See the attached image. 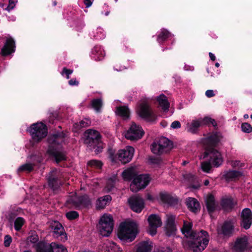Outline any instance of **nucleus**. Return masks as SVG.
Segmentation results:
<instances>
[{"label":"nucleus","instance_id":"f704fd0d","mask_svg":"<svg viewBox=\"0 0 252 252\" xmlns=\"http://www.w3.org/2000/svg\"><path fill=\"white\" fill-rule=\"evenodd\" d=\"M91 105L92 108L94 109L96 112H99L102 106V99L98 98L92 100Z\"/></svg>","mask_w":252,"mask_h":252},{"label":"nucleus","instance_id":"3c124183","mask_svg":"<svg viewBox=\"0 0 252 252\" xmlns=\"http://www.w3.org/2000/svg\"><path fill=\"white\" fill-rule=\"evenodd\" d=\"M12 239L10 236L9 235H6L4 237V245L5 247H7L9 246L10 243H11Z\"/></svg>","mask_w":252,"mask_h":252},{"label":"nucleus","instance_id":"09e8293b","mask_svg":"<svg viewBox=\"0 0 252 252\" xmlns=\"http://www.w3.org/2000/svg\"><path fill=\"white\" fill-rule=\"evenodd\" d=\"M17 0H9V3L7 7L5 8V10L10 11L14 8L15 6V4L17 2Z\"/></svg>","mask_w":252,"mask_h":252},{"label":"nucleus","instance_id":"f03ea898","mask_svg":"<svg viewBox=\"0 0 252 252\" xmlns=\"http://www.w3.org/2000/svg\"><path fill=\"white\" fill-rule=\"evenodd\" d=\"M64 136L63 133L54 134L48 138L49 147L48 153L53 156L58 162L65 159V155L61 148L60 145L64 142Z\"/></svg>","mask_w":252,"mask_h":252},{"label":"nucleus","instance_id":"2f4dec72","mask_svg":"<svg viewBox=\"0 0 252 252\" xmlns=\"http://www.w3.org/2000/svg\"><path fill=\"white\" fill-rule=\"evenodd\" d=\"M49 252H68L66 248L62 244L51 243V248Z\"/></svg>","mask_w":252,"mask_h":252},{"label":"nucleus","instance_id":"72a5a7b5","mask_svg":"<svg viewBox=\"0 0 252 252\" xmlns=\"http://www.w3.org/2000/svg\"><path fill=\"white\" fill-rule=\"evenodd\" d=\"M93 53L95 55V60H101L105 56V52L100 46H95L93 50Z\"/></svg>","mask_w":252,"mask_h":252},{"label":"nucleus","instance_id":"1a4fd4ad","mask_svg":"<svg viewBox=\"0 0 252 252\" xmlns=\"http://www.w3.org/2000/svg\"><path fill=\"white\" fill-rule=\"evenodd\" d=\"M144 133L141 126L132 123L129 128L125 132V136L130 140H137L141 138Z\"/></svg>","mask_w":252,"mask_h":252},{"label":"nucleus","instance_id":"6e6d98bb","mask_svg":"<svg viewBox=\"0 0 252 252\" xmlns=\"http://www.w3.org/2000/svg\"><path fill=\"white\" fill-rule=\"evenodd\" d=\"M68 84L70 86H77L79 83L76 81V79H72L69 81Z\"/></svg>","mask_w":252,"mask_h":252},{"label":"nucleus","instance_id":"473e14b6","mask_svg":"<svg viewBox=\"0 0 252 252\" xmlns=\"http://www.w3.org/2000/svg\"><path fill=\"white\" fill-rule=\"evenodd\" d=\"M28 244L30 243L32 245L33 247H35V245L39 242V237L35 231H31L30 236L27 239Z\"/></svg>","mask_w":252,"mask_h":252},{"label":"nucleus","instance_id":"f3484780","mask_svg":"<svg viewBox=\"0 0 252 252\" xmlns=\"http://www.w3.org/2000/svg\"><path fill=\"white\" fill-rule=\"evenodd\" d=\"M233 224L231 221H226L223 224L219 226L217 231L219 234L229 236L233 231Z\"/></svg>","mask_w":252,"mask_h":252},{"label":"nucleus","instance_id":"a211bd4d","mask_svg":"<svg viewBox=\"0 0 252 252\" xmlns=\"http://www.w3.org/2000/svg\"><path fill=\"white\" fill-rule=\"evenodd\" d=\"M248 245V239L246 237H242L237 239L234 243L233 249L235 252H243Z\"/></svg>","mask_w":252,"mask_h":252},{"label":"nucleus","instance_id":"ddd939ff","mask_svg":"<svg viewBox=\"0 0 252 252\" xmlns=\"http://www.w3.org/2000/svg\"><path fill=\"white\" fill-rule=\"evenodd\" d=\"M134 149L131 146H126L124 149L120 150L117 153L118 159L123 163L129 162L132 159Z\"/></svg>","mask_w":252,"mask_h":252},{"label":"nucleus","instance_id":"2eb2a0df","mask_svg":"<svg viewBox=\"0 0 252 252\" xmlns=\"http://www.w3.org/2000/svg\"><path fill=\"white\" fill-rule=\"evenodd\" d=\"M128 203L131 209L136 213H140L144 207L143 199L137 195L129 198Z\"/></svg>","mask_w":252,"mask_h":252},{"label":"nucleus","instance_id":"79ce46f5","mask_svg":"<svg viewBox=\"0 0 252 252\" xmlns=\"http://www.w3.org/2000/svg\"><path fill=\"white\" fill-rule=\"evenodd\" d=\"M116 180L117 177L116 176L108 179L106 186L107 191H110L112 190L113 188L114 187V184Z\"/></svg>","mask_w":252,"mask_h":252},{"label":"nucleus","instance_id":"393cba45","mask_svg":"<svg viewBox=\"0 0 252 252\" xmlns=\"http://www.w3.org/2000/svg\"><path fill=\"white\" fill-rule=\"evenodd\" d=\"M186 203L188 208L193 212L197 211L199 209V203L197 200L194 198H188L187 199Z\"/></svg>","mask_w":252,"mask_h":252},{"label":"nucleus","instance_id":"4d7b16f0","mask_svg":"<svg viewBox=\"0 0 252 252\" xmlns=\"http://www.w3.org/2000/svg\"><path fill=\"white\" fill-rule=\"evenodd\" d=\"M185 179L190 180H193L194 178V177L191 174L189 173L184 175Z\"/></svg>","mask_w":252,"mask_h":252},{"label":"nucleus","instance_id":"c03bdc74","mask_svg":"<svg viewBox=\"0 0 252 252\" xmlns=\"http://www.w3.org/2000/svg\"><path fill=\"white\" fill-rule=\"evenodd\" d=\"M33 168V166L31 163H26L20 166L18 169V171H28L30 172L32 170Z\"/></svg>","mask_w":252,"mask_h":252},{"label":"nucleus","instance_id":"a18cd8bd","mask_svg":"<svg viewBox=\"0 0 252 252\" xmlns=\"http://www.w3.org/2000/svg\"><path fill=\"white\" fill-rule=\"evenodd\" d=\"M242 130L245 133H250L252 131L251 125L247 123H243L241 125Z\"/></svg>","mask_w":252,"mask_h":252},{"label":"nucleus","instance_id":"6e6552de","mask_svg":"<svg viewBox=\"0 0 252 252\" xmlns=\"http://www.w3.org/2000/svg\"><path fill=\"white\" fill-rule=\"evenodd\" d=\"M150 178L148 175H140L133 179L130 185V189L132 192H137L144 189L149 183Z\"/></svg>","mask_w":252,"mask_h":252},{"label":"nucleus","instance_id":"5fc2aeb1","mask_svg":"<svg viewBox=\"0 0 252 252\" xmlns=\"http://www.w3.org/2000/svg\"><path fill=\"white\" fill-rule=\"evenodd\" d=\"M205 94L208 97H211L215 95L214 92L212 90H208L205 92Z\"/></svg>","mask_w":252,"mask_h":252},{"label":"nucleus","instance_id":"13d9d810","mask_svg":"<svg viewBox=\"0 0 252 252\" xmlns=\"http://www.w3.org/2000/svg\"><path fill=\"white\" fill-rule=\"evenodd\" d=\"M93 1V0H84V3L87 8L92 5Z\"/></svg>","mask_w":252,"mask_h":252},{"label":"nucleus","instance_id":"9b49d317","mask_svg":"<svg viewBox=\"0 0 252 252\" xmlns=\"http://www.w3.org/2000/svg\"><path fill=\"white\" fill-rule=\"evenodd\" d=\"M206 156L213 166L218 167L223 162V158L220 153L215 149H211L206 152Z\"/></svg>","mask_w":252,"mask_h":252},{"label":"nucleus","instance_id":"c85d7f7f","mask_svg":"<svg viewBox=\"0 0 252 252\" xmlns=\"http://www.w3.org/2000/svg\"><path fill=\"white\" fill-rule=\"evenodd\" d=\"M243 175V173L241 171L236 170H229L225 172L224 177L227 180H235Z\"/></svg>","mask_w":252,"mask_h":252},{"label":"nucleus","instance_id":"603ef678","mask_svg":"<svg viewBox=\"0 0 252 252\" xmlns=\"http://www.w3.org/2000/svg\"><path fill=\"white\" fill-rule=\"evenodd\" d=\"M171 126L174 129L179 128L181 127V124L180 122L178 121H175L171 124Z\"/></svg>","mask_w":252,"mask_h":252},{"label":"nucleus","instance_id":"774afa93","mask_svg":"<svg viewBox=\"0 0 252 252\" xmlns=\"http://www.w3.org/2000/svg\"><path fill=\"white\" fill-rule=\"evenodd\" d=\"M71 201L75 205H78V203H77L74 200L72 199L71 200Z\"/></svg>","mask_w":252,"mask_h":252},{"label":"nucleus","instance_id":"680f3d73","mask_svg":"<svg viewBox=\"0 0 252 252\" xmlns=\"http://www.w3.org/2000/svg\"><path fill=\"white\" fill-rule=\"evenodd\" d=\"M184 69L185 70H193L194 69V68L193 66H187V65H185V67H184Z\"/></svg>","mask_w":252,"mask_h":252},{"label":"nucleus","instance_id":"49530a36","mask_svg":"<svg viewBox=\"0 0 252 252\" xmlns=\"http://www.w3.org/2000/svg\"><path fill=\"white\" fill-rule=\"evenodd\" d=\"M208 140L212 144L214 145L216 144L220 139L217 134H212L211 136L208 138Z\"/></svg>","mask_w":252,"mask_h":252},{"label":"nucleus","instance_id":"423d86ee","mask_svg":"<svg viewBox=\"0 0 252 252\" xmlns=\"http://www.w3.org/2000/svg\"><path fill=\"white\" fill-rule=\"evenodd\" d=\"M139 117L150 122H155L157 117L147 101L141 102L137 110Z\"/></svg>","mask_w":252,"mask_h":252},{"label":"nucleus","instance_id":"a19ab883","mask_svg":"<svg viewBox=\"0 0 252 252\" xmlns=\"http://www.w3.org/2000/svg\"><path fill=\"white\" fill-rule=\"evenodd\" d=\"M202 125L212 124L214 126H216L217 123L215 120L209 117H205L203 119H200Z\"/></svg>","mask_w":252,"mask_h":252},{"label":"nucleus","instance_id":"8fccbe9b","mask_svg":"<svg viewBox=\"0 0 252 252\" xmlns=\"http://www.w3.org/2000/svg\"><path fill=\"white\" fill-rule=\"evenodd\" d=\"M73 72V70H71V69H68L66 68H63V71L62 72V75L63 76H64V75H65L66 76V78L67 79H69V75L72 74Z\"/></svg>","mask_w":252,"mask_h":252},{"label":"nucleus","instance_id":"6ab92c4d","mask_svg":"<svg viewBox=\"0 0 252 252\" xmlns=\"http://www.w3.org/2000/svg\"><path fill=\"white\" fill-rule=\"evenodd\" d=\"M15 42L11 37L7 38L6 42L1 49V54L3 56L9 55L15 51Z\"/></svg>","mask_w":252,"mask_h":252},{"label":"nucleus","instance_id":"cd10ccee","mask_svg":"<svg viewBox=\"0 0 252 252\" xmlns=\"http://www.w3.org/2000/svg\"><path fill=\"white\" fill-rule=\"evenodd\" d=\"M233 199L230 197H225L222 198L221 201V205L225 210L231 209L235 204Z\"/></svg>","mask_w":252,"mask_h":252},{"label":"nucleus","instance_id":"7ed1b4c3","mask_svg":"<svg viewBox=\"0 0 252 252\" xmlns=\"http://www.w3.org/2000/svg\"><path fill=\"white\" fill-rule=\"evenodd\" d=\"M138 233L137 225L133 221L122 222L118 232V238L126 242H132Z\"/></svg>","mask_w":252,"mask_h":252},{"label":"nucleus","instance_id":"7c9ffc66","mask_svg":"<svg viewBox=\"0 0 252 252\" xmlns=\"http://www.w3.org/2000/svg\"><path fill=\"white\" fill-rule=\"evenodd\" d=\"M116 113L124 119H127L129 117V110L127 106H119L117 108Z\"/></svg>","mask_w":252,"mask_h":252},{"label":"nucleus","instance_id":"de8ad7c7","mask_svg":"<svg viewBox=\"0 0 252 252\" xmlns=\"http://www.w3.org/2000/svg\"><path fill=\"white\" fill-rule=\"evenodd\" d=\"M78 216L77 212L76 211H70L66 214V217L69 220H73Z\"/></svg>","mask_w":252,"mask_h":252},{"label":"nucleus","instance_id":"a878e982","mask_svg":"<svg viewBox=\"0 0 252 252\" xmlns=\"http://www.w3.org/2000/svg\"><path fill=\"white\" fill-rule=\"evenodd\" d=\"M136 172L134 167H129L124 170L122 176L123 179L125 181H130L132 178L136 176Z\"/></svg>","mask_w":252,"mask_h":252},{"label":"nucleus","instance_id":"412c9836","mask_svg":"<svg viewBox=\"0 0 252 252\" xmlns=\"http://www.w3.org/2000/svg\"><path fill=\"white\" fill-rule=\"evenodd\" d=\"M207 209L209 213H211L217 209L218 205L216 202L214 196L209 194L205 199Z\"/></svg>","mask_w":252,"mask_h":252},{"label":"nucleus","instance_id":"338daca9","mask_svg":"<svg viewBox=\"0 0 252 252\" xmlns=\"http://www.w3.org/2000/svg\"><path fill=\"white\" fill-rule=\"evenodd\" d=\"M209 181L208 180H205L204 182V184L206 186H208L209 185Z\"/></svg>","mask_w":252,"mask_h":252},{"label":"nucleus","instance_id":"dca6fc26","mask_svg":"<svg viewBox=\"0 0 252 252\" xmlns=\"http://www.w3.org/2000/svg\"><path fill=\"white\" fill-rule=\"evenodd\" d=\"M241 225L246 229H249L252 223V214L249 208L244 209L242 212Z\"/></svg>","mask_w":252,"mask_h":252},{"label":"nucleus","instance_id":"e433bc0d","mask_svg":"<svg viewBox=\"0 0 252 252\" xmlns=\"http://www.w3.org/2000/svg\"><path fill=\"white\" fill-rule=\"evenodd\" d=\"M91 121L88 119H84L79 123H76L74 125V128L79 129L82 127H87L90 125Z\"/></svg>","mask_w":252,"mask_h":252},{"label":"nucleus","instance_id":"0e129e2a","mask_svg":"<svg viewBox=\"0 0 252 252\" xmlns=\"http://www.w3.org/2000/svg\"><path fill=\"white\" fill-rule=\"evenodd\" d=\"M200 186L198 184L196 185H194V186H191V188L194 189H197L199 188Z\"/></svg>","mask_w":252,"mask_h":252},{"label":"nucleus","instance_id":"69168bd1","mask_svg":"<svg viewBox=\"0 0 252 252\" xmlns=\"http://www.w3.org/2000/svg\"><path fill=\"white\" fill-rule=\"evenodd\" d=\"M125 69V67L124 66H122L121 67H120L119 69H118V68H115V69L118 71H122L124 69Z\"/></svg>","mask_w":252,"mask_h":252},{"label":"nucleus","instance_id":"f8f14e48","mask_svg":"<svg viewBox=\"0 0 252 252\" xmlns=\"http://www.w3.org/2000/svg\"><path fill=\"white\" fill-rule=\"evenodd\" d=\"M51 227L53 231L54 236L63 242H65L67 239L66 233L64 231V228L58 221H55L51 223Z\"/></svg>","mask_w":252,"mask_h":252},{"label":"nucleus","instance_id":"052dcab7","mask_svg":"<svg viewBox=\"0 0 252 252\" xmlns=\"http://www.w3.org/2000/svg\"><path fill=\"white\" fill-rule=\"evenodd\" d=\"M209 56L211 60L214 61L216 60V57L213 53L210 52L209 53Z\"/></svg>","mask_w":252,"mask_h":252},{"label":"nucleus","instance_id":"e2e57ef3","mask_svg":"<svg viewBox=\"0 0 252 252\" xmlns=\"http://www.w3.org/2000/svg\"><path fill=\"white\" fill-rule=\"evenodd\" d=\"M86 197H87V196H83V197L79 198V200L80 201V204L83 203V199L86 198Z\"/></svg>","mask_w":252,"mask_h":252},{"label":"nucleus","instance_id":"4be33fe9","mask_svg":"<svg viewBox=\"0 0 252 252\" xmlns=\"http://www.w3.org/2000/svg\"><path fill=\"white\" fill-rule=\"evenodd\" d=\"M111 197L109 195H105L99 198L96 202V207L98 209H104L111 201Z\"/></svg>","mask_w":252,"mask_h":252},{"label":"nucleus","instance_id":"b1692460","mask_svg":"<svg viewBox=\"0 0 252 252\" xmlns=\"http://www.w3.org/2000/svg\"><path fill=\"white\" fill-rule=\"evenodd\" d=\"M202 125L199 119L192 120L187 125L186 129L188 131L194 133L196 132L198 128Z\"/></svg>","mask_w":252,"mask_h":252},{"label":"nucleus","instance_id":"4468645a","mask_svg":"<svg viewBox=\"0 0 252 252\" xmlns=\"http://www.w3.org/2000/svg\"><path fill=\"white\" fill-rule=\"evenodd\" d=\"M84 143L89 146H92L98 141L101 137L99 132L94 129H88L84 133Z\"/></svg>","mask_w":252,"mask_h":252},{"label":"nucleus","instance_id":"bf43d9fd","mask_svg":"<svg viewBox=\"0 0 252 252\" xmlns=\"http://www.w3.org/2000/svg\"><path fill=\"white\" fill-rule=\"evenodd\" d=\"M102 150V147L99 146L97 147V148L95 150V153L96 154H98L99 153L101 152Z\"/></svg>","mask_w":252,"mask_h":252},{"label":"nucleus","instance_id":"5701e85b","mask_svg":"<svg viewBox=\"0 0 252 252\" xmlns=\"http://www.w3.org/2000/svg\"><path fill=\"white\" fill-rule=\"evenodd\" d=\"M51 248V243L48 244L44 241H39L34 247L37 252H49Z\"/></svg>","mask_w":252,"mask_h":252},{"label":"nucleus","instance_id":"c756f323","mask_svg":"<svg viewBox=\"0 0 252 252\" xmlns=\"http://www.w3.org/2000/svg\"><path fill=\"white\" fill-rule=\"evenodd\" d=\"M91 36L97 40L102 39L106 36V32L102 28L98 27L92 32Z\"/></svg>","mask_w":252,"mask_h":252},{"label":"nucleus","instance_id":"39448f33","mask_svg":"<svg viewBox=\"0 0 252 252\" xmlns=\"http://www.w3.org/2000/svg\"><path fill=\"white\" fill-rule=\"evenodd\" d=\"M99 224L100 234L102 236H109L114 228V220L112 216L109 214H104L100 218Z\"/></svg>","mask_w":252,"mask_h":252},{"label":"nucleus","instance_id":"20e7f679","mask_svg":"<svg viewBox=\"0 0 252 252\" xmlns=\"http://www.w3.org/2000/svg\"><path fill=\"white\" fill-rule=\"evenodd\" d=\"M172 148V142L164 137H161L158 140L153 142L151 146L152 153L157 155L167 153Z\"/></svg>","mask_w":252,"mask_h":252},{"label":"nucleus","instance_id":"f257e3e1","mask_svg":"<svg viewBox=\"0 0 252 252\" xmlns=\"http://www.w3.org/2000/svg\"><path fill=\"white\" fill-rule=\"evenodd\" d=\"M181 231L186 237L183 241L184 247L193 252H202L208 244L209 236L207 232L203 230L198 232L193 231L192 224L189 222L184 221Z\"/></svg>","mask_w":252,"mask_h":252},{"label":"nucleus","instance_id":"bb28decb","mask_svg":"<svg viewBox=\"0 0 252 252\" xmlns=\"http://www.w3.org/2000/svg\"><path fill=\"white\" fill-rule=\"evenodd\" d=\"M157 101L158 102L159 105L163 111L168 110L170 104L167 97L165 95L161 94L158 96Z\"/></svg>","mask_w":252,"mask_h":252},{"label":"nucleus","instance_id":"aec40b11","mask_svg":"<svg viewBox=\"0 0 252 252\" xmlns=\"http://www.w3.org/2000/svg\"><path fill=\"white\" fill-rule=\"evenodd\" d=\"M153 248L152 242L149 240L139 243L136 246L135 252H151Z\"/></svg>","mask_w":252,"mask_h":252},{"label":"nucleus","instance_id":"864d4df0","mask_svg":"<svg viewBox=\"0 0 252 252\" xmlns=\"http://www.w3.org/2000/svg\"><path fill=\"white\" fill-rule=\"evenodd\" d=\"M230 165L233 167L241 166V164L239 161L234 160L230 162Z\"/></svg>","mask_w":252,"mask_h":252},{"label":"nucleus","instance_id":"9d476101","mask_svg":"<svg viewBox=\"0 0 252 252\" xmlns=\"http://www.w3.org/2000/svg\"><path fill=\"white\" fill-rule=\"evenodd\" d=\"M149 223L148 232L152 236L155 235L157 233V228L162 224L160 217L157 214H151L147 219Z\"/></svg>","mask_w":252,"mask_h":252},{"label":"nucleus","instance_id":"4c0bfd02","mask_svg":"<svg viewBox=\"0 0 252 252\" xmlns=\"http://www.w3.org/2000/svg\"><path fill=\"white\" fill-rule=\"evenodd\" d=\"M175 220V216L171 214L166 215V226L167 227H171L174 230V223Z\"/></svg>","mask_w":252,"mask_h":252},{"label":"nucleus","instance_id":"c9c22d12","mask_svg":"<svg viewBox=\"0 0 252 252\" xmlns=\"http://www.w3.org/2000/svg\"><path fill=\"white\" fill-rule=\"evenodd\" d=\"M171 35V33L165 29L161 30L160 33L158 35L157 40L159 43L165 41Z\"/></svg>","mask_w":252,"mask_h":252},{"label":"nucleus","instance_id":"ea45409f","mask_svg":"<svg viewBox=\"0 0 252 252\" xmlns=\"http://www.w3.org/2000/svg\"><path fill=\"white\" fill-rule=\"evenodd\" d=\"M25 223V220L21 217H18L14 221V227L16 230H19L24 223Z\"/></svg>","mask_w":252,"mask_h":252},{"label":"nucleus","instance_id":"37998d69","mask_svg":"<svg viewBox=\"0 0 252 252\" xmlns=\"http://www.w3.org/2000/svg\"><path fill=\"white\" fill-rule=\"evenodd\" d=\"M87 164L90 166L94 167L97 168H100L102 165V163L100 161L94 159L89 161Z\"/></svg>","mask_w":252,"mask_h":252},{"label":"nucleus","instance_id":"58836bf2","mask_svg":"<svg viewBox=\"0 0 252 252\" xmlns=\"http://www.w3.org/2000/svg\"><path fill=\"white\" fill-rule=\"evenodd\" d=\"M212 164L210 161H203L201 164V168L203 171L206 173H210Z\"/></svg>","mask_w":252,"mask_h":252},{"label":"nucleus","instance_id":"0eeeda50","mask_svg":"<svg viewBox=\"0 0 252 252\" xmlns=\"http://www.w3.org/2000/svg\"><path fill=\"white\" fill-rule=\"evenodd\" d=\"M28 130L32 138L36 142L41 140L47 134L46 126L42 123H37L32 124Z\"/></svg>","mask_w":252,"mask_h":252}]
</instances>
